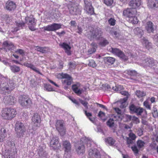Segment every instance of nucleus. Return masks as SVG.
<instances>
[{"instance_id":"2f4dec72","label":"nucleus","mask_w":158,"mask_h":158,"mask_svg":"<svg viewBox=\"0 0 158 158\" xmlns=\"http://www.w3.org/2000/svg\"><path fill=\"white\" fill-rule=\"evenodd\" d=\"M104 60L105 63L109 65L113 64L115 61L114 58L110 57H105Z\"/></svg>"},{"instance_id":"bf43d9fd","label":"nucleus","mask_w":158,"mask_h":158,"mask_svg":"<svg viewBox=\"0 0 158 158\" xmlns=\"http://www.w3.org/2000/svg\"><path fill=\"white\" fill-rule=\"evenodd\" d=\"M69 98L73 103L75 104L77 106H79V102L75 99L72 97H70Z\"/></svg>"},{"instance_id":"9d476101","label":"nucleus","mask_w":158,"mask_h":158,"mask_svg":"<svg viewBox=\"0 0 158 158\" xmlns=\"http://www.w3.org/2000/svg\"><path fill=\"white\" fill-rule=\"evenodd\" d=\"M84 10L88 14L92 15L94 14V9L90 0H84Z\"/></svg>"},{"instance_id":"20e7f679","label":"nucleus","mask_w":158,"mask_h":158,"mask_svg":"<svg viewBox=\"0 0 158 158\" xmlns=\"http://www.w3.org/2000/svg\"><path fill=\"white\" fill-rule=\"evenodd\" d=\"M92 31L88 32L86 36L90 40H93L94 39L98 40L99 39L102 34V32L100 29L96 28L91 29Z\"/></svg>"},{"instance_id":"7c9ffc66","label":"nucleus","mask_w":158,"mask_h":158,"mask_svg":"<svg viewBox=\"0 0 158 158\" xmlns=\"http://www.w3.org/2000/svg\"><path fill=\"white\" fill-rule=\"evenodd\" d=\"M141 42L142 43L143 46L149 50L152 48V43L148 42V40L145 38L143 37L141 40Z\"/></svg>"},{"instance_id":"7ed1b4c3","label":"nucleus","mask_w":158,"mask_h":158,"mask_svg":"<svg viewBox=\"0 0 158 158\" xmlns=\"http://www.w3.org/2000/svg\"><path fill=\"white\" fill-rule=\"evenodd\" d=\"M16 113V111L14 109L6 108L2 110L1 116L5 119L10 120L15 117Z\"/></svg>"},{"instance_id":"de8ad7c7","label":"nucleus","mask_w":158,"mask_h":158,"mask_svg":"<svg viewBox=\"0 0 158 158\" xmlns=\"http://www.w3.org/2000/svg\"><path fill=\"white\" fill-rule=\"evenodd\" d=\"M130 119L135 123L137 124L139 122V121L138 118L135 116H131V117Z\"/></svg>"},{"instance_id":"393cba45","label":"nucleus","mask_w":158,"mask_h":158,"mask_svg":"<svg viewBox=\"0 0 158 158\" xmlns=\"http://www.w3.org/2000/svg\"><path fill=\"white\" fill-rule=\"evenodd\" d=\"M154 61L152 58H147L143 61L141 64L144 66H151L154 65Z\"/></svg>"},{"instance_id":"412c9836","label":"nucleus","mask_w":158,"mask_h":158,"mask_svg":"<svg viewBox=\"0 0 158 158\" xmlns=\"http://www.w3.org/2000/svg\"><path fill=\"white\" fill-rule=\"evenodd\" d=\"M6 9L8 10H14L16 8V5L14 2L9 0L6 3Z\"/></svg>"},{"instance_id":"0eeeda50","label":"nucleus","mask_w":158,"mask_h":158,"mask_svg":"<svg viewBox=\"0 0 158 158\" xmlns=\"http://www.w3.org/2000/svg\"><path fill=\"white\" fill-rule=\"evenodd\" d=\"M25 23L27 24L29 28L31 30L34 31L35 30V19L33 15H31L29 17H26Z\"/></svg>"},{"instance_id":"c756f323","label":"nucleus","mask_w":158,"mask_h":158,"mask_svg":"<svg viewBox=\"0 0 158 158\" xmlns=\"http://www.w3.org/2000/svg\"><path fill=\"white\" fill-rule=\"evenodd\" d=\"M62 145L64 149V152H70L71 150V146L70 143L68 141L63 142Z\"/></svg>"},{"instance_id":"ddd939ff","label":"nucleus","mask_w":158,"mask_h":158,"mask_svg":"<svg viewBox=\"0 0 158 158\" xmlns=\"http://www.w3.org/2000/svg\"><path fill=\"white\" fill-rule=\"evenodd\" d=\"M50 146L54 150L58 149L60 148L61 145L58 137L55 136L52 138L50 142Z\"/></svg>"},{"instance_id":"72a5a7b5","label":"nucleus","mask_w":158,"mask_h":158,"mask_svg":"<svg viewBox=\"0 0 158 158\" xmlns=\"http://www.w3.org/2000/svg\"><path fill=\"white\" fill-rule=\"evenodd\" d=\"M127 20L129 23L132 24H137L138 22V20L136 17L134 16V15H131L127 18Z\"/></svg>"},{"instance_id":"bb28decb","label":"nucleus","mask_w":158,"mask_h":158,"mask_svg":"<svg viewBox=\"0 0 158 158\" xmlns=\"http://www.w3.org/2000/svg\"><path fill=\"white\" fill-rule=\"evenodd\" d=\"M147 5L151 8L157 7L158 6V0H148Z\"/></svg>"},{"instance_id":"a211bd4d","label":"nucleus","mask_w":158,"mask_h":158,"mask_svg":"<svg viewBox=\"0 0 158 158\" xmlns=\"http://www.w3.org/2000/svg\"><path fill=\"white\" fill-rule=\"evenodd\" d=\"M3 48L6 51L10 50H13L14 46L13 44L11 42L8 41H5L3 43Z\"/></svg>"},{"instance_id":"e2e57ef3","label":"nucleus","mask_w":158,"mask_h":158,"mask_svg":"<svg viewBox=\"0 0 158 158\" xmlns=\"http://www.w3.org/2000/svg\"><path fill=\"white\" fill-rule=\"evenodd\" d=\"M5 19L6 20L7 23H9L10 20H11V17L9 15H6L5 17Z\"/></svg>"},{"instance_id":"9b49d317","label":"nucleus","mask_w":158,"mask_h":158,"mask_svg":"<svg viewBox=\"0 0 158 158\" xmlns=\"http://www.w3.org/2000/svg\"><path fill=\"white\" fill-rule=\"evenodd\" d=\"M32 120L34 123L32 130L35 131L40 126V123L41 122L40 116L38 114H35L32 118Z\"/></svg>"},{"instance_id":"13d9d810","label":"nucleus","mask_w":158,"mask_h":158,"mask_svg":"<svg viewBox=\"0 0 158 158\" xmlns=\"http://www.w3.org/2000/svg\"><path fill=\"white\" fill-rule=\"evenodd\" d=\"M96 51V49L95 48L92 47V48L89 49L88 50V52L89 54H91L94 53Z\"/></svg>"},{"instance_id":"49530a36","label":"nucleus","mask_w":158,"mask_h":158,"mask_svg":"<svg viewBox=\"0 0 158 158\" xmlns=\"http://www.w3.org/2000/svg\"><path fill=\"white\" fill-rule=\"evenodd\" d=\"M138 147L139 148H141L143 147L145 143L144 141L141 140H138L137 142Z\"/></svg>"},{"instance_id":"39448f33","label":"nucleus","mask_w":158,"mask_h":158,"mask_svg":"<svg viewBox=\"0 0 158 158\" xmlns=\"http://www.w3.org/2000/svg\"><path fill=\"white\" fill-rule=\"evenodd\" d=\"M26 126L19 121H17L15 124V130L19 137L23 136L26 131Z\"/></svg>"},{"instance_id":"3c124183","label":"nucleus","mask_w":158,"mask_h":158,"mask_svg":"<svg viewBox=\"0 0 158 158\" xmlns=\"http://www.w3.org/2000/svg\"><path fill=\"white\" fill-rule=\"evenodd\" d=\"M71 151L70 152H65L64 157V158H70L71 155Z\"/></svg>"},{"instance_id":"473e14b6","label":"nucleus","mask_w":158,"mask_h":158,"mask_svg":"<svg viewBox=\"0 0 158 158\" xmlns=\"http://www.w3.org/2000/svg\"><path fill=\"white\" fill-rule=\"evenodd\" d=\"M24 65L25 66L30 68L38 73L40 74H41V73L39 71V70L37 69L33 64L31 63H24Z\"/></svg>"},{"instance_id":"a19ab883","label":"nucleus","mask_w":158,"mask_h":158,"mask_svg":"<svg viewBox=\"0 0 158 158\" xmlns=\"http://www.w3.org/2000/svg\"><path fill=\"white\" fill-rule=\"evenodd\" d=\"M98 116L104 121L106 120V119L105 113L102 111H100L99 112L98 114Z\"/></svg>"},{"instance_id":"680f3d73","label":"nucleus","mask_w":158,"mask_h":158,"mask_svg":"<svg viewBox=\"0 0 158 158\" xmlns=\"http://www.w3.org/2000/svg\"><path fill=\"white\" fill-rule=\"evenodd\" d=\"M81 102L86 109L88 108L87 106L88 103L87 102L81 100Z\"/></svg>"},{"instance_id":"f03ea898","label":"nucleus","mask_w":158,"mask_h":158,"mask_svg":"<svg viewBox=\"0 0 158 158\" xmlns=\"http://www.w3.org/2000/svg\"><path fill=\"white\" fill-rule=\"evenodd\" d=\"M14 82L10 81L7 77H4L0 85V89L1 93L3 94H8L14 88Z\"/></svg>"},{"instance_id":"aec40b11","label":"nucleus","mask_w":158,"mask_h":158,"mask_svg":"<svg viewBox=\"0 0 158 158\" xmlns=\"http://www.w3.org/2000/svg\"><path fill=\"white\" fill-rule=\"evenodd\" d=\"M80 84L79 83H77L72 86V89L73 91L78 95H80L82 92L83 89L82 88H79L80 86Z\"/></svg>"},{"instance_id":"ea45409f","label":"nucleus","mask_w":158,"mask_h":158,"mask_svg":"<svg viewBox=\"0 0 158 158\" xmlns=\"http://www.w3.org/2000/svg\"><path fill=\"white\" fill-rule=\"evenodd\" d=\"M44 89L48 91H53V88L51 86L48 84H44Z\"/></svg>"},{"instance_id":"774afa93","label":"nucleus","mask_w":158,"mask_h":158,"mask_svg":"<svg viewBox=\"0 0 158 158\" xmlns=\"http://www.w3.org/2000/svg\"><path fill=\"white\" fill-rule=\"evenodd\" d=\"M114 110L118 114H120L121 113V110L118 108H114Z\"/></svg>"},{"instance_id":"4468645a","label":"nucleus","mask_w":158,"mask_h":158,"mask_svg":"<svg viewBox=\"0 0 158 158\" xmlns=\"http://www.w3.org/2000/svg\"><path fill=\"white\" fill-rule=\"evenodd\" d=\"M62 121L57 120L56 123V129L61 135H63L65 133V129L63 126Z\"/></svg>"},{"instance_id":"69168bd1","label":"nucleus","mask_w":158,"mask_h":158,"mask_svg":"<svg viewBox=\"0 0 158 158\" xmlns=\"http://www.w3.org/2000/svg\"><path fill=\"white\" fill-rule=\"evenodd\" d=\"M121 88V86H113L112 87V89L114 90V91H119L120 90L119 89L120 88Z\"/></svg>"},{"instance_id":"423d86ee","label":"nucleus","mask_w":158,"mask_h":158,"mask_svg":"<svg viewBox=\"0 0 158 158\" xmlns=\"http://www.w3.org/2000/svg\"><path fill=\"white\" fill-rule=\"evenodd\" d=\"M19 102L23 107H29L32 104L31 100L27 96L23 95L20 96L19 97Z\"/></svg>"},{"instance_id":"b1692460","label":"nucleus","mask_w":158,"mask_h":158,"mask_svg":"<svg viewBox=\"0 0 158 158\" xmlns=\"http://www.w3.org/2000/svg\"><path fill=\"white\" fill-rule=\"evenodd\" d=\"M136 10L131 8H127L123 11V15L127 17V18L130 16L134 15Z\"/></svg>"},{"instance_id":"f704fd0d","label":"nucleus","mask_w":158,"mask_h":158,"mask_svg":"<svg viewBox=\"0 0 158 158\" xmlns=\"http://www.w3.org/2000/svg\"><path fill=\"white\" fill-rule=\"evenodd\" d=\"M35 49L42 53H45L47 52L48 48L46 47H41L38 46H36Z\"/></svg>"},{"instance_id":"6ab92c4d","label":"nucleus","mask_w":158,"mask_h":158,"mask_svg":"<svg viewBox=\"0 0 158 158\" xmlns=\"http://www.w3.org/2000/svg\"><path fill=\"white\" fill-rule=\"evenodd\" d=\"M4 101L6 104L10 105H12L16 101V99L13 96L9 95V96L4 97Z\"/></svg>"},{"instance_id":"603ef678","label":"nucleus","mask_w":158,"mask_h":158,"mask_svg":"<svg viewBox=\"0 0 158 158\" xmlns=\"http://www.w3.org/2000/svg\"><path fill=\"white\" fill-rule=\"evenodd\" d=\"M108 23L110 25L114 26L115 24V20L114 19L111 18L108 20Z\"/></svg>"},{"instance_id":"8fccbe9b","label":"nucleus","mask_w":158,"mask_h":158,"mask_svg":"<svg viewBox=\"0 0 158 158\" xmlns=\"http://www.w3.org/2000/svg\"><path fill=\"white\" fill-rule=\"evenodd\" d=\"M143 105L146 107L147 109L150 110L151 109V106L150 105L149 103L147 101H145L143 102Z\"/></svg>"},{"instance_id":"4be33fe9","label":"nucleus","mask_w":158,"mask_h":158,"mask_svg":"<svg viewBox=\"0 0 158 158\" xmlns=\"http://www.w3.org/2000/svg\"><path fill=\"white\" fill-rule=\"evenodd\" d=\"M59 45L65 50V52L68 55H70L71 54L70 49L71 47L67 43L64 42L60 44Z\"/></svg>"},{"instance_id":"4c0bfd02","label":"nucleus","mask_w":158,"mask_h":158,"mask_svg":"<svg viewBox=\"0 0 158 158\" xmlns=\"http://www.w3.org/2000/svg\"><path fill=\"white\" fill-rule=\"evenodd\" d=\"M4 156L5 158H12L13 157V152L10 151L6 150Z\"/></svg>"},{"instance_id":"f257e3e1","label":"nucleus","mask_w":158,"mask_h":158,"mask_svg":"<svg viewBox=\"0 0 158 158\" xmlns=\"http://www.w3.org/2000/svg\"><path fill=\"white\" fill-rule=\"evenodd\" d=\"M85 146L89 150V156L90 158H100L99 152L96 148L93 147L97 146V145L90 138L85 137L82 138L74 145L76 151L79 155L83 154L85 152Z\"/></svg>"},{"instance_id":"37998d69","label":"nucleus","mask_w":158,"mask_h":158,"mask_svg":"<svg viewBox=\"0 0 158 158\" xmlns=\"http://www.w3.org/2000/svg\"><path fill=\"white\" fill-rule=\"evenodd\" d=\"M88 65L93 68H94L97 66V64L95 63V61L93 60H89Z\"/></svg>"},{"instance_id":"a878e982","label":"nucleus","mask_w":158,"mask_h":158,"mask_svg":"<svg viewBox=\"0 0 158 158\" xmlns=\"http://www.w3.org/2000/svg\"><path fill=\"white\" fill-rule=\"evenodd\" d=\"M145 29L148 33L153 32L154 31L153 24L151 21H148L146 23Z\"/></svg>"},{"instance_id":"052dcab7","label":"nucleus","mask_w":158,"mask_h":158,"mask_svg":"<svg viewBox=\"0 0 158 158\" xmlns=\"http://www.w3.org/2000/svg\"><path fill=\"white\" fill-rule=\"evenodd\" d=\"M24 23L23 22H17L16 23V25L19 27H23L24 26Z\"/></svg>"},{"instance_id":"09e8293b","label":"nucleus","mask_w":158,"mask_h":158,"mask_svg":"<svg viewBox=\"0 0 158 158\" xmlns=\"http://www.w3.org/2000/svg\"><path fill=\"white\" fill-rule=\"evenodd\" d=\"M127 73L131 76H135L137 74V73L135 70H128L127 71Z\"/></svg>"},{"instance_id":"1a4fd4ad","label":"nucleus","mask_w":158,"mask_h":158,"mask_svg":"<svg viewBox=\"0 0 158 158\" xmlns=\"http://www.w3.org/2000/svg\"><path fill=\"white\" fill-rule=\"evenodd\" d=\"M129 109L132 113H135L137 115H141L144 111L147 114V111L142 108L136 106L133 104H131L129 106Z\"/></svg>"},{"instance_id":"cd10ccee","label":"nucleus","mask_w":158,"mask_h":158,"mask_svg":"<svg viewBox=\"0 0 158 158\" xmlns=\"http://www.w3.org/2000/svg\"><path fill=\"white\" fill-rule=\"evenodd\" d=\"M134 31L135 35L139 38L142 37L143 35V29L141 27H137L134 30Z\"/></svg>"},{"instance_id":"6e6d98bb","label":"nucleus","mask_w":158,"mask_h":158,"mask_svg":"<svg viewBox=\"0 0 158 158\" xmlns=\"http://www.w3.org/2000/svg\"><path fill=\"white\" fill-rule=\"evenodd\" d=\"M16 52L22 56H23L25 55V52L24 50L21 49H18L16 51Z\"/></svg>"},{"instance_id":"c03bdc74","label":"nucleus","mask_w":158,"mask_h":158,"mask_svg":"<svg viewBox=\"0 0 158 158\" xmlns=\"http://www.w3.org/2000/svg\"><path fill=\"white\" fill-rule=\"evenodd\" d=\"M108 44V42L107 40L103 38L102 40L99 43V45L103 47L105 46Z\"/></svg>"},{"instance_id":"e433bc0d","label":"nucleus","mask_w":158,"mask_h":158,"mask_svg":"<svg viewBox=\"0 0 158 158\" xmlns=\"http://www.w3.org/2000/svg\"><path fill=\"white\" fill-rule=\"evenodd\" d=\"M136 96L139 98H143L146 95L145 92L140 90H137L135 92Z\"/></svg>"},{"instance_id":"338daca9","label":"nucleus","mask_w":158,"mask_h":158,"mask_svg":"<svg viewBox=\"0 0 158 158\" xmlns=\"http://www.w3.org/2000/svg\"><path fill=\"white\" fill-rule=\"evenodd\" d=\"M133 140H132L131 139L127 138V143L128 144H132L133 143Z\"/></svg>"},{"instance_id":"c85d7f7f","label":"nucleus","mask_w":158,"mask_h":158,"mask_svg":"<svg viewBox=\"0 0 158 158\" xmlns=\"http://www.w3.org/2000/svg\"><path fill=\"white\" fill-rule=\"evenodd\" d=\"M7 134L6 130L4 128L0 129V142H2L5 140V138L6 137Z\"/></svg>"},{"instance_id":"5701e85b","label":"nucleus","mask_w":158,"mask_h":158,"mask_svg":"<svg viewBox=\"0 0 158 158\" xmlns=\"http://www.w3.org/2000/svg\"><path fill=\"white\" fill-rule=\"evenodd\" d=\"M69 13L72 15H78L81 14V10L78 6L69 7Z\"/></svg>"},{"instance_id":"864d4df0","label":"nucleus","mask_w":158,"mask_h":158,"mask_svg":"<svg viewBox=\"0 0 158 158\" xmlns=\"http://www.w3.org/2000/svg\"><path fill=\"white\" fill-rule=\"evenodd\" d=\"M110 33L114 37L117 38L119 36V34L117 31H110Z\"/></svg>"},{"instance_id":"6e6552de","label":"nucleus","mask_w":158,"mask_h":158,"mask_svg":"<svg viewBox=\"0 0 158 158\" xmlns=\"http://www.w3.org/2000/svg\"><path fill=\"white\" fill-rule=\"evenodd\" d=\"M110 51L114 55L117 56L123 60H128L127 57L122 51L118 48H111Z\"/></svg>"},{"instance_id":"2eb2a0df","label":"nucleus","mask_w":158,"mask_h":158,"mask_svg":"<svg viewBox=\"0 0 158 158\" xmlns=\"http://www.w3.org/2000/svg\"><path fill=\"white\" fill-rule=\"evenodd\" d=\"M61 78L64 79L62 81L64 84L70 85L71 84L73 79L72 77L68 74L62 73L61 75Z\"/></svg>"},{"instance_id":"f3484780","label":"nucleus","mask_w":158,"mask_h":158,"mask_svg":"<svg viewBox=\"0 0 158 158\" xmlns=\"http://www.w3.org/2000/svg\"><path fill=\"white\" fill-rule=\"evenodd\" d=\"M120 93L122 95L126 96L123 99H121L119 101L120 103L121 104L120 107L121 108H124L126 106V102L127 99L129 94L128 92L126 91H122L120 92Z\"/></svg>"},{"instance_id":"5fc2aeb1","label":"nucleus","mask_w":158,"mask_h":158,"mask_svg":"<svg viewBox=\"0 0 158 158\" xmlns=\"http://www.w3.org/2000/svg\"><path fill=\"white\" fill-rule=\"evenodd\" d=\"M129 136L130 138L132 140H134L136 138L135 135L132 132H130L129 134Z\"/></svg>"},{"instance_id":"0e129e2a","label":"nucleus","mask_w":158,"mask_h":158,"mask_svg":"<svg viewBox=\"0 0 158 158\" xmlns=\"http://www.w3.org/2000/svg\"><path fill=\"white\" fill-rule=\"evenodd\" d=\"M153 116L154 117L156 118L158 116V114L157 111L156 109L154 110V111L152 113Z\"/></svg>"},{"instance_id":"79ce46f5","label":"nucleus","mask_w":158,"mask_h":158,"mask_svg":"<svg viewBox=\"0 0 158 158\" xmlns=\"http://www.w3.org/2000/svg\"><path fill=\"white\" fill-rule=\"evenodd\" d=\"M114 120L113 119H110L107 122V125L110 127H112L114 126Z\"/></svg>"},{"instance_id":"4d7b16f0","label":"nucleus","mask_w":158,"mask_h":158,"mask_svg":"<svg viewBox=\"0 0 158 158\" xmlns=\"http://www.w3.org/2000/svg\"><path fill=\"white\" fill-rule=\"evenodd\" d=\"M131 149L132 151L134 152L135 154H138V150L137 147L134 146L131 147Z\"/></svg>"},{"instance_id":"f8f14e48","label":"nucleus","mask_w":158,"mask_h":158,"mask_svg":"<svg viewBox=\"0 0 158 158\" xmlns=\"http://www.w3.org/2000/svg\"><path fill=\"white\" fill-rule=\"evenodd\" d=\"M62 25L60 23H53L44 27V29L48 31H55L61 28Z\"/></svg>"},{"instance_id":"58836bf2","label":"nucleus","mask_w":158,"mask_h":158,"mask_svg":"<svg viewBox=\"0 0 158 158\" xmlns=\"http://www.w3.org/2000/svg\"><path fill=\"white\" fill-rule=\"evenodd\" d=\"M10 69L12 72L14 73L19 72L20 70L19 67L15 65L10 66Z\"/></svg>"},{"instance_id":"dca6fc26","label":"nucleus","mask_w":158,"mask_h":158,"mask_svg":"<svg viewBox=\"0 0 158 158\" xmlns=\"http://www.w3.org/2000/svg\"><path fill=\"white\" fill-rule=\"evenodd\" d=\"M141 0H131L129 3V5L134 9H137L142 5Z\"/></svg>"},{"instance_id":"a18cd8bd","label":"nucleus","mask_w":158,"mask_h":158,"mask_svg":"<svg viewBox=\"0 0 158 158\" xmlns=\"http://www.w3.org/2000/svg\"><path fill=\"white\" fill-rule=\"evenodd\" d=\"M103 2L107 6H111L113 3V0H103Z\"/></svg>"},{"instance_id":"c9c22d12","label":"nucleus","mask_w":158,"mask_h":158,"mask_svg":"<svg viewBox=\"0 0 158 158\" xmlns=\"http://www.w3.org/2000/svg\"><path fill=\"white\" fill-rule=\"evenodd\" d=\"M105 142L109 145H113L115 143V140L111 137H108L105 139Z\"/></svg>"}]
</instances>
